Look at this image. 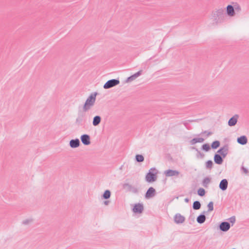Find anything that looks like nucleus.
Instances as JSON below:
<instances>
[{
	"instance_id": "1",
	"label": "nucleus",
	"mask_w": 249,
	"mask_h": 249,
	"mask_svg": "<svg viewBox=\"0 0 249 249\" xmlns=\"http://www.w3.org/2000/svg\"><path fill=\"white\" fill-rule=\"evenodd\" d=\"M97 94V92H94L91 94L90 96L87 99L83 106L84 111H88L89 110L92 106H93L96 100V96Z\"/></svg>"
},
{
	"instance_id": "2",
	"label": "nucleus",
	"mask_w": 249,
	"mask_h": 249,
	"mask_svg": "<svg viewBox=\"0 0 249 249\" xmlns=\"http://www.w3.org/2000/svg\"><path fill=\"white\" fill-rule=\"evenodd\" d=\"M214 20L216 23L222 22L225 18L224 10L223 9H219L213 13V15Z\"/></svg>"
},
{
	"instance_id": "3",
	"label": "nucleus",
	"mask_w": 249,
	"mask_h": 249,
	"mask_svg": "<svg viewBox=\"0 0 249 249\" xmlns=\"http://www.w3.org/2000/svg\"><path fill=\"white\" fill-rule=\"evenodd\" d=\"M157 171L155 168H151L146 175V181L148 182L155 181L157 178Z\"/></svg>"
},
{
	"instance_id": "4",
	"label": "nucleus",
	"mask_w": 249,
	"mask_h": 249,
	"mask_svg": "<svg viewBox=\"0 0 249 249\" xmlns=\"http://www.w3.org/2000/svg\"><path fill=\"white\" fill-rule=\"evenodd\" d=\"M120 83V81L118 79H111L107 81L104 85V88L105 89H110L113 87Z\"/></svg>"
},
{
	"instance_id": "5",
	"label": "nucleus",
	"mask_w": 249,
	"mask_h": 249,
	"mask_svg": "<svg viewBox=\"0 0 249 249\" xmlns=\"http://www.w3.org/2000/svg\"><path fill=\"white\" fill-rule=\"evenodd\" d=\"M85 122V114L83 112H79L75 120L77 125H82Z\"/></svg>"
},
{
	"instance_id": "6",
	"label": "nucleus",
	"mask_w": 249,
	"mask_h": 249,
	"mask_svg": "<svg viewBox=\"0 0 249 249\" xmlns=\"http://www.w3.org/2000/svg\"><path fill=\"white\" fill-rule=\"evenodd\" d=\"M124 188L126 189L127 191L132 193L137 194L139 192V189L137 187L132 186L128 183H125L124 185Z\"/></svg>"
},
{
	"instance_id": "7",
	"label": "nucleus",
	"mask_w": 249,
	"mask_h": 249,
	"mask_svg": "<svg viewBox=\"0 0 249 249\" xmlns=\"http://www.w3.org/2000/svg\"><path fill=\"white\" fill-rule=\"evenodd\" d=\"M228 145H225L224 146H223L218 150L217 153H219L224 158L228 154Z\"/></svg>"
},
{
	"instance_id": "8",
	"label": "nucleus",
	"mask_w": 249,
	"mask_h": 249,
	"mask_svg": "<svg viewBox=\"0 0 249 249\" xmlns=\"http://www.w3.org/2000/svg\"><path fill=\"white\" fill-rule=\"evenodd\" d=\"M82 142L86 145H89L90 143V137L88 134H84L81 136Z\"/></svg>"
},
{
	"instance_id": "9",
	"label": "nucleus",
	"mask_w": 249,
	"mask_h": 249,
	"mask_svg": "<svg viewBox=\"0 0 249 249\" xmlns=\"http://www.w3.org/2000/svg\"><path fill=\"white\" fill-rule=\"evenodd\" d=\"M179 173L177 170H167L164 171V174L166 177L178 176Z\"/></svg>"
},
{
	"instance_id": "10",
	"label": "nucleus",
	"mask_w": 249,
	"mask_h": 249,
	"mask_svg": "<svg viewBox=\"0 0 249 249\" xmlns=\"http://www.w3.org/2000/svg\"><path fill=\"white\" fill-rule=\"evenodd\" d=\"M155 190L153 187H150L148 190L147 191L145 197L146 198H149L153 197L155 195Z\"/></svg>"
},
{
	"instance_id": "11",
	"label": "nucleus",
	"mask_w": 249,
	"mask_h": 249,
	"mask_svg": "<svg viewBox=\"0 0 249 249\" xmlns=\"http://www.w3.org/2000/svg\"><path fill=\"white\" fill-rule=\"evenodd\" d=\"M80 145V141L78 139H72L70 142V146L71 148H75Z\"/></svg>"
},
{
	"instance_id": "12",
	"label": "nucleus",
	"mask_w": 249,
	"mask_h": 249,
	"mask_svg": "<svg viewBox=\"0 0 249 249\" xmlns=\"http://www.w3.org/2000/svg\"><path fill=\"white\" fill-rule=\"evenodd\" d=\"M239 116L238 115L236 114L234 115L232 117H231L228 121V125L230 126H232L235 125L237 122V120Z\"/></svg>"
},
{
	"instance_id": "13",
	"label": "nucleus",
	"mask_w": 249,
	"mask_h": 249,
	"mask_svg": "<svg viewBox=\"0 0 249 249\" xmlns=\"http://www.w3.org/2000/svg\"><path fill=\"white\" fill-rule=\"evenodd\" d=\"M227 14L230 17H233L235 15V11L233 6L231 5H228L227 6Z\"/></svg>"
},
{
	"instance_id": "14",
	"label": "nucleus",
	"mask_w": 249,
	"mask_h": 249,
	"mask_svg": "<svg viewBox=\"0 0 249 249\" xmlns=\"http://www.w3.org/2000/svg\"><path fill=\"white\" fill-rule=\"evenodd\" d=\"M174 220L176 223L180 224L182 223L184 221L185 218L180 214H177L175 216Z\"/></svg>"
},
{
	"instance_id": "15",
	"label": "nucleus",
	"mask_w": 249,
	"mask_h": 249,
	"mask_svg": "<svg viewBox=\"0 0 249 249\" xmlns=\"http://www.w3.org/2000/svg\"><path fill=\"white\" fill-rule=\"evenodd\" d=\"M228 182L226 179H222L219 184V188L222 191H225L227 189L228 187Z\"/></svg>"
},
{
	"instance_id": "16",
	"label": "nucleus",
	"mask_w": 249,
	"mask_h": 249,
	"mask_svg": "<svg viewBox=\"0 0 249 249\" xmlns=\"http://www.w3.org/2000/svg\"><path fill=\"white\" fill-rule=\"evenodd\" d=\"M237 141L239 144L245 145L248 142V139L246 136H242L237 138Z\"/></svg>"
},
{
	"instance_id": "17",
	"label": "nucleus",
	"mask_w": 249,
	"mask_h": 249,
	"mask_svg": "<svg viewBox=\"0 0 249 249\" xmlns=\"http://www.w3.org/2000/svg\"><path fill=\"white\" fill-rule=\"evenodd\" d=\"M142 71H139L134 74L131 75V76L127 78L126 80V82H131L134 80H135L136 78H137L138 76L141 75L142 74Z\"/></svg>"
},
{
	"instance_id": "18",
	"label": "nucleus",
	"mask_w": 249,
	"mask_h": 249,
	"mask_svg": "<svg viewBox=\"0 0 249 249\" xmlns=\"http://www.w3.org/2000/svg\"><path fill=\"white\" fill-rule=\"evenodd\" d=\"M214 161L217 164H221L223 163V160L220 155L216 154L214 156Z\"/></svg>"
},
{
	"instance_id": "19",
	"label": "nucleus",
	"mask_w": 249,
	"mask_h": 249,
	"mask_svg": "<svg viewBox=\"0 0 249 249\" xmlns=\"http://www.w3.org/2000/svg\"><path fill=\"white\" fill-rule=\"evenodd\" d=\"M230 228V225L228 222H222L220 225V229L222 231H227Z\"/></svg>"
},
{
	"instance_id": "20",
	"label": "nucleus",
	"mask_w": 249,
	"mask_h": 249,
	"mask_svg": "<svg viewBox=\"0 0 249 249\" xmlns=\"http://www.w3.org/2000/svg\"><path fill=\"white\" fill-rule=\"evenodd\" d=\"M143 210V206L140 203L136 204L133 208L135 213H141Z\"/></svg>"
},
{
	"instance_id": "21",
	"label": "nucleus",
	"mask_w": 249,
	"mask_h": 249,
	"mask_svg": "<svg viewBox=\"0 0 249 249\" xmlns=\"http://www.w3.org/2000/svg\"><path fill=\"white\" fill-rule=\"evenodd\" d=\"M204 141V139L202 138H195L193 139L190 141V144L194 145L197 142H202Z\"/></svg>"
},
{
	"instance_id": "22",
	"label": "nucleus",
	"mask_w": 249,
	"mask_h": 249,
	"mask_svg": "<svg viewBox=\"0 0 249 249\" xmlns=\"http://www.w3.org/2000/svg\"><path fill=\"white\" fill-rule=\"evenodd\" d=\"M101 121V117L99 116H96L93 118L92 124L94 126H97L100 123Z\"/></svg>"
},
{
	"instance_id": "23",
	"label": "nucleus",
	"mask_w": 249,
	"mask_h": 249,
	"mask_svg": "<svg viewBox=\"0 0 249 249\" xmlns=\"http://www.w3.org/2000/svg\"><path fill=\"white\" fill-rule=\"evenodd\" d=\"M210 182L211 178L209 177H206L203 179L202 181V185L204 187L207 188Z\"/></svg>"
},
{
	"instance_id": "24",
	"label": "nucleus",
	"mask_w": 249,
	"mask_h": 249,
	"mask_svg": "<svg viewBox=\"0 0 249 249\" xmlns=\"http://www.w3.org/2000/svg\"><path fill=\"white\" fill-rule=\"evenodd\" d=\"M111 193L110 191L107 190H106L103 195V197L105 199H108L110 196Z\"/></svg>"
},
{
	"instance_id": "25",
	"label": "nucleus",
	"mask_w": 249,
	"mask_h": 249,
	"mask_svg": "<svg viewBox=\"0 0 249 249\" xmlns=\"http://www.w3.org/2000/svg\"><path fill=\"white\" fill-rule=\"evenodd\" d=\"M205 216L204 215H200L197 218V221L199 223H203L205 220Z\"/></svg>"
},
{
	"instance_id": "26",
	"label": "nucleus",
	"mask_w": 249,
	"mask_h": 249,
	"mask_svg": "<svg viewBox=\"0 0 249 249\" xmlns=\"http://www.w3.org/2000/svg\"><path fill=\"white\" fill-rule=\"evenodd\" d=\"M220 145V142L218 141H215L213 142L212 144V147L213 149H216Z\"/></svg>"
},
{
	"instance_id": "27",
	"label": "nucleus",
	"mask_w": 249,
	"mask_h": 249,
	"mask_svg": "<svg viewBox=\"0 0 249 249\" xmlns=\"http://www.w3.org/2000/svg\"><path fill=\"white\" fill-rule=\"evenodd\" d=\"M213 161L211 160H208L206 162V168L208 169H212L213 167Z\"/></svg>"
},
{
	"instance_id": "28",
	"label": "nucleus",
	"mask_w": 249,
	"mask_h": 249,
	"mask_svg": "<svg viewBox=\"0 0 249 249\" xmlns=\"http://www.w3.org/2000/svg\"><path fill=\"white\" fill-rule=\"evenodd\" d=\"M136 160L138 162H142L144 160V158L142 155H137L136 156Z\"/></svg>"
},
{
	"instance_id": "29",
	"label": "nucleus",
	"mask_w": 249,
	"mask_h": 249,
	"mask_svg": "<svg viewBox=\"0 0 249 249\" xmlns=\"http://www.w3.org/2000/svg\"><path fill=\"white\" fill-rule=\"evenodd\" d=\"M198 194L200 196H203L205 195V191L203 188H199L197 191Z\"/></svg>"
},
{
	"instance_id": "30",
	"label": "nucleus",
	"mask_w": 249,
	"mask_h": 249,
	"mask_svg": "<svg viewBox=\"0 0 249 249\" xmlns=\"http://www.w3.org/2000/svg\"><path fill=\"white\" fill-rule=\"evenodd\" d=\"M202 148L203 150L208 151L210 150V147L209 144L206 143L202 145Z\"/></svg>"
},
{
	"instance_id": "31",
	"label": "nucleus",
	"mask_w": 249,
	"mask_h": 249,
	"mask_svg": "<svg viewBox=\"0 0 249 249\" xmlns=\"http://www.w3.org/2000/svg\"><path fill=\"white\" fill-rule=\"evenodd\" d=\"M234 11H240L241 10V7L238 4H235L233 6Z\"/></svg>"
},
{
	"instance_id": "32",
	"label": "nucleus",
	"mask_w": 249,
	"mask_h": 249,
	"mask_svg": "<svg viewBox=\"0 0 249 249\" xmlns=\"http://www.w3.org/2000/svg\"><path fill=\"white\" fill-rule=\"evenodd\" d=\"M193 207L195 209H199L200 207V203H194Z\"/></svg>"
},
{
	"instance_id": "33",
	"label": "nucleus",
	"mask_w": 249,
	"mask_h": 249,
	"mask_svg": "<svg viewBox=\"0 0 249 249\" xmlns=\"http://www.w3.org/2000/svg\"><path fill=\"white\" fill-rule=\"evenodd\" d=\"M208 211H211L213 210V203H209L208 204Z\"/></svg>"
},
{
	"instance_id": "34",
	"label": "nucleus",
	"mask_w": 249,
	"mask_h": 249,
	"mask_svg": "<svg viewBox=\"0 0 249 249\" xmlns=\"http://www.w3.org/2000/svg\"><path fill=\"white\" fill-rule=\"evenodd\" d=\"M241 168H242V170L243 171V172L245 174H247L248 173V170L246 168H245L244 166H242Z\"/></svg>"
},
{
	"instance_id": "35",
	"label": "nucleus",
	"mask_w": 249,
	"mask_h": 249,
	"mask_svg": "<svg viewBox=\"0 0 249 249\" xmlns=\"http://www.w3.org/2000/svg\"><path fill=\"white\" fill-rule=\"evenodd\" d=\"M196 151H197L198 154H199V155H200V156H201V157L202 158H203V157H204V154H202V153H201L199 151H198V149H196Z\"/></svg>"
},
{
	"instance_id": "36",
	"label": "nucleus",
	"mask_w": 249,
	"mask_h": 249,
	"mask_svg": "<svg viewBox=\"0 0 249 249\" xmlns=\"http://www.w3.org/2000/svg\"><path fill=\"white\" fill-rule=\"evenodd\" d=\"M230 220L231 222H234L235 220V219L234 217H232V218H231L230 219Z\"/></svg>"
},
{
	"instance_id": "37",
	"label": "nucleus",
	"mask_w": 249,
	"mask_h": 249,
	"mask_svg": "<svg viewBox=\"0 0 249 249\" xmlns=\"http://www.w3.org/2000/svg\"><path fill=\"white\" fill-rule=\"evenodd\" d=\"M212 134V133L211 132H209L207 133V136H209Z\"/></svg>"
},
{
	"instance_id": "38",
	"label": "nucleus",
	"mask_w": 249,
	"mask_h": 249,
	"mask_svg": "<svg viewBox=\"0 0 249 249\" xmlns=\"http://www.w3.org/2000/svg\"><path fill=\"white\" fill-rule=\"evenodd\" d=\"M188 201H189V199L188 198H186L185 199V202H188Z\"/></svg>"
},
{
	"instance_id": "39",
	"label": "nucleus",
	"mask_w": 249,
	"mask_h": 249,
	"mask_svg": "<svg viewBox=\"0 0 249 249\" xmlns=\"http://www.w3.org/2000/svg\"><path fill=\"white\" fill-rule=\"evenodd\" d=\"M202 133L206 134V131H204L203 132H202Z\"/></svg>"
},
{
	"instance_id": "40",
	"label": "nucleus",
	"mask_w": 249,
	"mask_h": 249,
	"mask_svg": "<svg viewBox=\"0 0 249 249\" xmlns=\"http://www.w3.org/2000/svg\"><path fill=\"white\" fill-rule=\"evenodd\" d=\"M202 133L206 134V131H204L203 132H202Z\"/></svg>"
},
{
	"instance_id": "41",
	"label": "nucleus",
	"mask_w": 249,
	"mask_h": 249,
	"mask_svg": "<svg viewBox=\"0 0 249 249\" xmlns=\"http://www.w3.org/2000/svg\"><path fill=\"white\" fill-rule=\"evenodd\" d=\"M194 202L197 203V202H199V201H195Z\"/></svg>"
},
{
	"instance_id": "42",
	"label": "nucleus",
	"mask_w": 249,
	"mask_h": 249,
	"mask_svg": "<svg viewBox=\"0 0 249 249\" xmlns=\"http://www.w3.org/2000/svg\"><path fill=\"white\" fill-rule=\"evenodd\" d=\"M105 203H107V202H108V201H105Z\"/></svg>"
}]
</instances>
